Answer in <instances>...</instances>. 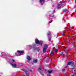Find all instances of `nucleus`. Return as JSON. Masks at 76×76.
<instances>
[{"instance_id": "obj_1", "label": "nucleus", "mask_w": 76, "mask_h": 76, "mask_svg": "<svg viewBox=\"0 0 76 76\" xmlns=\"http://www.w3.org/2000/svg\"><path fill=\"white\" fill-rule=\"evenodd\" d=\"M72 65L71 67H75L76 66V64L74 63L73 61H69L67 62V65Z\"/></svg>"}, {"instance_id": "obj_2", "label": "nucleus", "mask_w": 76, "mask_h": 76, "mask_svg": "<svg viewBox=\"0 0 76 76\" xmlns=\"http://www.w3.org/2000/svg\"><path fill=\"white\" fill-rule=\"evenodd\" d=\"M47 48H48V46L47 45H45L43 49V52L44 53H45L46 52V49H47Z\"/></svg>"}, {"instance_id": "obj_3", "label": "nucleus", "mask_w": 76, "mask_h": 76, "mask_svg": "<svg viewBox=\"0 0 76 76\" xmlns=\"http://www.w3.org/2000/svg\"><path fill=\"white\" fill-rule=\"evenodd\" d=\"M24 73H25L26 75L27 76H29V73L28 72V71L27 70H24Z\"/></svg>"}, {"instance_id": "obj_4", "label": "nucleus", "mask_w": 76, "mask_h": 76, "mask_svg": "<svg viewBox=\"0 0 76 76\" xmlns=\"http://www.w3.org/2000/svg\"><path fill=\"white\" fill-rule=\"evenodd\" d=\"M73 69H75L74 70V75H75L76 74V68H72L71 69H70V70H73Z\"/></svg>"}, {"instance_id": "obj_5", "label": "nucleus", "mask_w": 76, "mask_h": 76, "mask_svg": "<svg viewBox=\"0 0 76 76\" xmlns=\"http://www.w3.org/2000/svg\"><path fill=\"white\" fill-rule=\"evenodd\" d=\"M41 70V68H39L38 69V71L40 73L41 75H42V76H44V74L42 73L41 72H40Z\"/></svg>"}, {"instance_id": "obj_6", "label": "nucleus", "mask_w": 76, "mask_h": 76, "mask_svg": "<svg viewBox=\"0 0 76 76\" xmlns=\"http://www.w3.org/2000/svg\"><path fill=\"white\" fill-rule=\"evenodd\" d=\"M17 53H18V54H22V53H23V51L17 50Z\"/></svg>"}, {"instance_id": "obj_7", "label": "nucleus", "mask_w": 76, "mask_h": 76, "mask_svg": "<svg viewBox=\"0 0 76 76\" xmlns=\"http://www.w3.org/2000/svg\"><path fill=\"white\" fill-rule=\"evenodd\" d=\"M11 66L14 68H16V67H17V65L15 64H11Z\"/></svg>"}, {"instance_id": "obj_8", "label": "nucleus", "mask_w": 76, "mask_h": 76, "mask_svg": "<svg viewBox=\"0 0 76 76\" xmlns=\"http://www.w3.org/2000/svg\"><path fill=\"white\" fill-rule=\"evenodd\" d=\"M54 54V51L53 50H52L51 51V53L50 54V56L51 57H53Z\"/></svg>"}, {"instance_id": "obj_9", "label": "nucleus", "mask_w": 76, "mask_h": 76, "mask_svg": "<svg viewBox=\"0 0 76 76\" xmlns=\"http://www.w3.org/2000/svg\"><path fill=\"white\" fill-rule=\"evenodd\" d=\"M35 43L36 44H39V41L38 40V39H35Z\"/></svg>"}, {"instance_id": "obj_10", "label": "nucleus", "mask_w": 76, "mask_h": 76, "mask_svg": "<svg viewBox=\"0 0 76 76\" xmlns=\"http://www.w3.org/2000/svg\"><path fill=\"white\" fill-rule=\"evenodd\" d=\"M37 50L38 51H39V50H40L39 48L38 47H35L34 48V50Z\"/></svg>"}, {"instance_id": "obj_11", "label": "nucleus", "mask_w": 76, "mask_h": 76, "mask_svg": "<svg viewBox=\"0 0 76 76\" xmlns=\"http://www.w3.org/2000/svg\"><path fill=\"white\" fill-rule=\"evenodd\" d=\"M43 43V42L42 41H39V44H39L40 45H42Z\"/></svg>"}, {"instance_id": "obj_12", "label": "nucleus", "mask_w": 76, "mask_h": 76, "mask_svg": "<svg viewBox=\"0 0 76 76\" xmlns=\"http://www.w3.org/2000/svg\"><path fill=\"white\" fill-rule=\"evenodd\" d=\"M38 61V60L37 59H34L33 60V62L34 63H37Z\"/></svg>"}, {"instance_id": "obj_13", "label": "nucleus", "mask_w": 76, "mask_h": 76, "mask_svg": "<svg viewBox=\"0 0 76 76\" xmlns=\"http://www.w3.org/2000/svg\"><path fill=\"white\" fill-rule=\"evenodd\" d=\"M27 59L28 60H31V58L29 56L27 57Z\"/></svg>"}, {"instance_id": "obj_14", "label": "nucleus", "mask_w": 76, "mask_h": 76, "mask_svg": "<svg viewBox=\"0 0 76 76\" xmlns=\"http://www.w3.org/2000/svg\"><path fill=\"white\" fill-rule=\"evenodd\" d=\"M50 60V58L49 57H48L47 58V60H46V61H47V62L48 63V62H49Z\"/></svg>"}, {"instance_id": "obj_15", "label": "nucleus", "mask_w": 76, "mask_h": 76, "mask_svg": "<svg viewBox=\"0 0 76 76\" xmlns=\"http://www.w3.org/2000/svg\"><path fill=\"white\" fill-rule=\"evenodd\" d=\"M48 73H53V71L52 70H51V71H50V70L48 71Z\"/></svg>"}, {"instance_id": "obj_16", "label": "nucleus", "mask_w": 76, "mask_h": 76, "mask_svg": "<svg viewBox=\"0 0 76 76\" xmlns=\"http://www.w3.org/2000/svg\"><path fill=\"white\" fill-rule=\"evenodd\" d=\"M60 5H61V4H58V9H61V7H60Z\"/></svg>"}, {"instance_id": "obj_17", "label": "nucleus", "mask_w": 76, "mask_h": 76, "mask_svg": "<svg viewBox=\"0 0 76 76\" xmlns=\"http://www.w3.org/2000/svg\"><path fill=\"white\" fill-rule=\"evenodd\" d=\"M63 10L64 12H67V11L68 10V9L67 8L66 9H64Z\"/></svg>"}, {"instance_id": "obj_18", "label": "nucleus", "mask_w": 76, "mask_h": 76, "mask_svg": "<svg viewBox=\"0 0 76 76\" xmlns=\"http://www.w3.org/2000/svg\"><path fill=\"white\" fill-rule=\"evenodd\" d=\"M51 34V33H50V32H48V33H47V35H48V36H50V35Z\"/></svg>"}, {"instance_id": "obj_19", "label": "nucleus", "mask_w": 76, "mask_h": 76, "mask_svg": "<svg viewBox=\"0 0 76 76\" xmlns=\"http://www.w3.org/2000/svg\"><path fill=\"white\" fill-rule=\"evenodd\" d=\"M48 38L49 41V42L51 41V37H50L49 36L48 37Z\"/></svg>"}, {"instance_id": "obj_20", "label": "nucleus", "mask_w": 76, "mask_h": 76, "mask_svg": "<svg viewBox=\"0 0 76 76\" xmlns=\"http://www.w3.org/2000/svg\"><path fill=\"white\" fill-rule=\"evenodd\" d=\"M45 1V0H40V3H42V1Z\"/></svg>"}, {"instance_id": "obj_21", "label": "nucleus", "mask_w": 76, "mask_h": 76, "mask_svg": "<svg viewBox=\"0 0 76 76\" xmlns=\"http://www.w3.org/2000/svg\"><path fill=\"white\" fill-rule=\"evenodd\" d=\"M54 52H57V53H58V49H56L54 50Z\"/></svg>"}, {"instance_id": "obj_22", "label": "nucleus", "mask_w": 76, "mask_h": 76, "mask_svg": "<svg viewBox=\"0 0 76 76\" xmlns=\"http://www.w3.org/2000/svg\"><path fill=\"white\" fill-rule=\"evenodd\" d=\"M29 71L30 72H31V73H32V70H31V69H28Z\"/></svg>"}, {"instance_id": "obj_23", "label": "nucleus", "mask_w": 76, "mask_h": 76, "mask_svg": "<svg viewBox=\"0 0 76 76\" xmlns=\"http://www.w3.org/2000/svg\"><path fill=\"white\" fill-rule=\"evenodd\" d=\"M65 69H63L62 70V72H65Z\"/></svg>"}, {"instance_id": "obj_24", "label": "nucleus", "mask_w": 76, "mask_h": 76, "mask_svg": "<svg viewBox=\"0 0 76 76\" xmlns=\"http://www.w3.org/2000/svg\"><path fill=\"white\" fill-rule=\"evenodd\" d=\"M49 17H50V18H53V16L52 15H49Z\"/></svg>"}, {"instance_id": "obj_25", "label": "nucleus", "mask_w": 76, "mask_h": 76, "mask_svg": "<svg viewBox=\"0 0 76 76\" xmlns=\"http://www.w3.org/2000/svg\"><path fill=\"white\" fill-rule=\"evenodd\" d=\"M62 55H64V54H65V53H64V52H62Z\"/></svg>"}, {"instance_id": "obj_26", "label": "nucleus", "mask_w": 76, "mask_h": 76, "mask_svg": "<svg viewBox=\"0 0 76 76\" xmlns=\"http://www.w3.org/2000/svg\"><path fill=\"white\" fill-rule=\"evenodd\" d=\"M64 68H67V66H65V67H64Z\"/></svg>"}, {"instance_id": "obj_27", "label": "nucleus", "mask_w": 76, "mask_h": 76, "mask_svg": "<svg viewBox=\"0 0 76 76\" xmlns=\"http://www.w3.org/2000/svg\"><path fill=\"white\" fill-rule=\"evenodd\" d=\"M12 61L13 62H15V60L13 59H12Z\"/></svg>"}, {"instance_id": "obj_28", "label": "nucleus", "mask_w": 76, "mask_h": 76, "mask_svg": "<svg viewBox=\"0 0 76 76\" xmlns=\"http://www.w3.org/2000/svg\"><path fill=\"white\" fill-rule=\"evenodd\" d=\"M64 48L65 49H66V46H64Z\"/></svg>"}, {"instance_id": "obj_29", "label": "nucleus", "mask_w": 76, "mask_h": 76, "mask_svg": "<svg viewBox=\"0 0 76 76\" xmlns=\"http://www.w3.org/2000/svg\"><path fill=\"white\" fill-rule=\"evenodd\" d=\"M72 50V48H70L69 49V50Z\"/></svg>"}, {"instance_id": "obj_30", "label": "nucleus", "mask_w": 76, "mask_h": 76, "mask_svg": "<svg viewBox=\"0 0 76 76\" xmlns=\"http://www.w3.org/2000/svg\"><path fill=\"white\" fill-rule=\"evenodd\" d=\"M65 51H66V50H64V52H65Z\"/></svg>"}, {"instance_id": "obj_31", "label": "nucleus", "mask_w": 76, "mask_h": 76, "mask_svg": "<svg viewBox=\"0 0 76 76\" xmlns=\"http://www.w3.org/2000/svg\"><path fill=\"white\" fill-rule=\"evenodd\" d=\"M35 45V44H34V46Z\"/></svg>"}, {"instance_id": "obj_32", "label": "nucleus", "mask_w": 76, "mask_h": 76, "mask_svg": "<svg viewBox=\"0 0 76 76\" xmlns=\"http://www.w3.org/2000/svg\"><path fill=\"white\" fill-rule=\"evenodd\" d=\"M75 18H76V16L75 17Z\"/></svg>"}]
</instances>
